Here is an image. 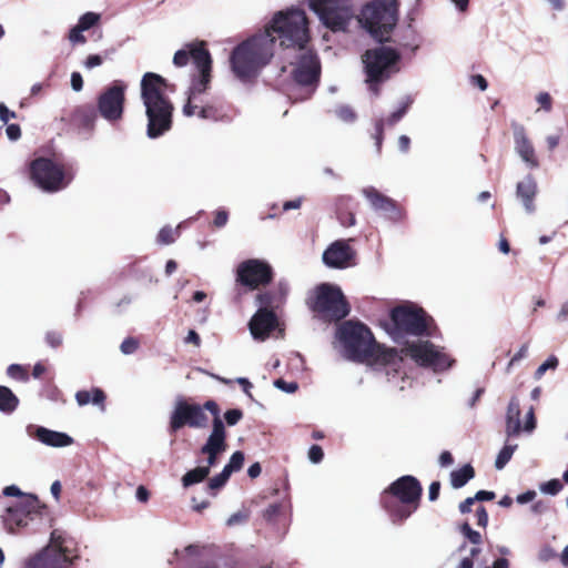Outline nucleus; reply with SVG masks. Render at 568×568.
Returning <instances> with one entry per match:
<instances>
[{"label": "nucleus", "instance_id": "nucleus-57", "mask_svg": "<svg viewBox=\"0 0 568 568\" xmlns=\"http://www.w3.org/2000/svg\"><path fill=\"white\" fill-rule=\"evenodd\" d=\"M274 385L282 389V390H285L287 393H294L298 386L296 383H287L286 381H284L283 378H278L274 382Z\"/></svg>", "mask_w": 568, "mask_h": 568}, {"label": "nucleus", "instance_id": "nucleus-45", "mask_svg": "<svg viewBox=\"0 0 568 568\" xmlns=\"http://www.w3.org/2000/svg\"><path fill=\"white\" fill-rule=\"evenodd\" d=\"M562 487L564 485L559 479H551L544 483L540 486V489L545 494L557 495L562 489Z\"/></svg>", "mask_w": 568, "mask_h": 568}, {"label": "nucleus", "instance_id": "nucleus-21", "mask_svg": "<svg viewBox=\"0 0 568 568\" xmlns=\"http://www.w3.org/2000/svg\"><path fill=\"white\" fill-rule=\"evenodd\" d=\"M97 109L92 104H82L65 111L61 122L79 132H92L97 121Z\"/></svg>", "mask_w": 568, "mask_h": 568}, {"label": "nucleus", "instance_id": "nucleus-55", "mask_svg": "<svg viewBox=\"0 0 568 568\" xmlns=\"http://www.w3.org/2000/svg\"><path fill=\"white\" fill-rule=\"evenodd\" d=\"M537 102L546 111H550L552 108V99H551L550 94L547 92L539 93L537 95Z\"/></svg>", "mask_w": 568, "mask_h": 568}, {"label": "nucleus", "instance_id": "nucleus-33", "mask_svg": "<svg viewBox=\"0 0 568 568\" xmlns=\"http://www.w3.org/2000/svg\"><path fill=\"white\" fill-rule=\"evenodd\" d=\"M352 201L351 197H342L337 202L336 214L337 219L343 226L349 227L355 225V214L347 210L348 203Z\"/></svg>", "mask_w": 568, "mask_h": 568}, {"label": "nucleus", "instance_id": "nucleus-24", "mask_svg": "<svg viewBox=\"0 0 568 568\" xmlns=\"http://www.w3.org/2000/svg\"><path fill=\"white\" fill-rule=\"evenodd\" d=\"M277 326V316L272 308L260 307L252 316L248 327L255 339L264 341Z\"/></svg>", "mask_w": 568, "mask_h": 568}, {"label": "nucleus", "instance_id": "nucleus-34", "mask_svg": "<svg viewBox=\"0 0 568 568\" xmlns=\"http://www.w3.org/2000/svg\"><path fill=\"white\" fill-rule=\"evenodd\" d=\"M210 474L209 467H195L194 469H191L186 471L182 477V485L183 487H190L194 484H199L203 481Z\"/></svg>", "mask_w": 568, "mask_h": 568}, {"label": "nucleus", "instance_id": "nucleus-56", "mask_svg": "<svg viewBox=\"0 0 568 568\" xmlns=\"http://www.w3.org/2000/svg\"><path fill=\"white\" fill-rule=\"evenodd\" d=\"M247 519H248V516H247L246 513L237 511V513L233 514L232 516H230V518L227 519L226 524H227V526H234V525H237V524H243Z\"/></svg>", "mask_w": 568, "mask_h": 568}, {"label": "nucleus", "instance_id": "nucleus-61", "mask_svg": "<svg viewBox=\"0 0 568 568\" xmlns=\"http://www.w3.org/2000/svg\"><path fill=\"white\" fill-rule=\"evenodd\" d=\"M440 481L438 480H435L433 481L430 485H429V488H428V498L430 501H435L437 500L438 496H439V491H440Z\"/></svg>", "mask_w": 568, "mask_h": 568}, {"label": "nucleus", "instance_id": "nucleus-44", "mask_svg": "<svg viewBox=\"0 0 568 568\" xmlns=\"http://www.w3.org/2000/svg\"><path fill=\"white\" fill-rule=\"evenodd\" d=\"M335 114L344 122H353L356 119V113L351 106L347 105H341L336 108Z\"/></svg>", "mask_w": 568, "mask_h": 568}, {"label": "nucleus", "instance_id": "nucleus-1", "mask_svg": "<svg viewBox=\"0 0 568 568\" xmlns=\"http://www.w3.org/2000/svg\"><path fill=\"white\" fill-rule=\"evenodd\" d=\"M190 60H192L199 74L192 80L187 101L183 105V114L185 116L197 115L203 120L222 121L226 114L221 104L206 103L200 105L196 103L197 97L209 89L212 78V57L206 48L205 41L195 40L186 43L184 48L178 50L173 57V63L178 68L185 67Z\"/></svg>", "mask_w": 568, "mask_h": 568}, {"label": "nucleus", "instance_id": "nucleus-8", "mask_svg": "<svg viewBox=\"0 0 568 568\" xmlns=\"http://www.w3.org/2000/svg\"><path fill=\"white\" fill-rule=\"evenodd\" d=\"M307 305L314 317L325 323H337L351 312L349 303L342 290L329 283L317 285L313 295L307 298Z\"/></svg>", "mask_w": 568, "mask_h": 568}, {"label": "nucleus", "instance_id": "nucleus-16", "mask_svg": "<svg viewBox=\"0 0 568 568\" xmlns=\"http://www.w3.org/2000/svg\"><path fill=\"white\" fill-rule=\"evenodd\" d=\"M416 364L422 367L432 368L434 372L448 369L454 359L429 341L407 343L403 349Z\"/></svg>", "mask_w": 568, "mask_h": 568}, {"label": "nucleus", "instance_id": "nucleus-50", "mask_svg": "<svg viewBox=\"0 0 568 568\" xmlns=\"http://www.w3.org/2000/svg\"><path fill=\"white\" fill-rule=\"evenodd\" d=\"M374 139L376 142L377 151L381 152L382 143H383V139H384V120L383 119H379L375 123Z\"/></svg>", "mask_w": 568, "mask_h": 568}, {"label": "nucleus", "instance_id": "nucleus-37", "mask_svg": "<svg viewBox=\"0 0 568 568\" xmlns=\"http://www.w3.org/2000/svg\"><path fill=\"white\" fill-rule=\"evenodd\" d=\"M244 464V453L236 450L232 454L229 463L224 466V469L232 475L234 471H239Z\"/></svg>", "mask_w": 568, "mask_h": 568}, {"label": "nucleus", "instance_id": "nucleus-41", "mask_svg": "<svg viewBox=\"0 0 568 568\" xmlns=\"http://www.w3.org/2000/svg\"><path fill=\"white\" fill-rule=\"evenodd\" d=\"M100 20V14L94 12H87L83 16L80 17L78 27L82 29L83 31L89 30L90 28L94 27Z\"/></svg>", "mask_w": 568, "mask_h": 568}, {"label": "nucleus", "instance_id": "nucleus-26", "mask_svg": "<svg viewBox=\"0 0 568 568\" xmlns=\"http://www.w3.org/2000/svg\"><path fill=\"white\" fill-rule=\"evenodd\" d=\"M515 138V149L521 160L527 164L530 169L539 168L540 163L536 155L535 148L531 141L528 139L526 134V130L523 125H517L514 131Z\"/></svg>", "mask_w": 568, "mask_h": 568}, {"label": "nucleus", "instance_id": "nucleus-13", "mask_svg": "<svg viewBox=\"0 0 568 568\" xmlns=\"http://www.w3.org/2000/svg\"><path fill=\"white\" fill-rule=\"evenodd\" d=\"M45 511L47 506L36 495H26L6 509L2 521L8 532L17 534Z\"/></svg>", "mask_w": 568, "mask_h": 568}, {"label": "nucleus", "instance_id": "nucleus-52", "mask_svg": "<svg viewBox=\"0 0 568 568\" xmlns=\"http://www.w3.org/2000/svg\"><path fill=\"white\" fill-rule=\"evenodd\" d=\"M82 32L83 30L75 26L70 30L68 38L73 44L85 43L87 38L82 34Z\"/></svg>", "mask_w": 568, "mask_h": 568}, {"label": "nucleus", "instance_id": "nucleus-14", "mask_svg": "<svg viewBox=\"0 0 568 568\" xmlns=\"http://www.w3.org/2000/svg\"><path fill=\"white\" fill-rule=\"evenodd\" d=\"M308 7L333 32L345 31L354 17V10L348 0H310Z\"/></svg>", "mask_w": 568, "mask_h": 568}, {"label": "nucleus", "instance_id": "nucleus-20", "mask_svg": "<svg viewBox=\"0 0 568 568\" xmlns=\"http://www.w3.org/2000/svg\"><path fill=\"white\" fill-rule=\"evenodd\" d=\"M536 428L535 410L531 406L526 414L525 423L520 422V403L518 397L513 396L508 403L506 413V434L508 437H515L521 430L532 432Z\"/></svg>", "mask_w": 568, "mask_h": 568}, {"label": "nucleus", "instance_id": "nucleus-27", "mask_svg": "<svg viewBox=\"0 0 568 568\" xmlns=\"http://www.w3.org/2000/svg\"><path fill=\"white\" fill-rule=\"evenodd\" d=\"M32 427H28L29 435L41 442L42 444L51 447H65L73 443V438L65 433L51 430L49 428L38 426L34 432Z\"/></svg>", "mask_w": 568, "mask_h": 568}, {"label": "nucleus", "instance_id": "nucleus-64", "mask_svg": "<svg viewBox=\"0 0 568 568\" xmlns=\"http://www.w3.org/2000/svg\"><path fill=\"white\" fill-rule=\"evenodd\" d=\"M71 87L74 91L79 92L83 88V79L79 72H72L71 74Z\"/></svg>", "mask_w": 568, "mask_h": 568}, {"label": "nucleus", "instance_id": "nucleus-3", "mask_svg": "<svg viewBox=\"0 0 568 568\" xmlns=\"http://www.w3.org/2000/svg\"><path fill=\"white\" fill-rule=\"evenodd\" d=\"M274 55V40L257 33L237 44L230 57L231 70L242 82H251Z\"/></svg>", "mask_w": 568, "mask_h": 568}, {"label": "nucleus", "instance_id": "nucleus-25", "mask_svg": "<svg viewBox=\"0 0 568 568\" xmlns=\"http://www.w3.org/2000/svg\"><path fill=\"white\" fill-rule=\"evenodd\" d=\"M226 437L227 434L222 433L216 426L215 432H211L206 443L201 447V454L206 455L207 465L205 467H209V470L217 464L219 456L226 450Z\"/></svg>", "mask_w": 568, "mask_h": 568}, {"label": "nucleus", "instance_id": "nucleus-39", "mask_svg": "<svg viewBox=\"0 0 568 568\" xmlns=\"http://www.w3.org/2000/svg\"><path fill=\"white\" fill-rule=\"evenodd\" d=\"M412 100L410 99H407L402 105L399 109H397L396 111H394L387 119L386 121H384V124L386 123L388 126H393L395 125L398 121L402 120V118L406 114V112L408 111L410 104H412Z\"/></svg>", "mask_w": 568, "mask_h": 568}, {"label": "nucleus", "instance_id": "nucleus-40", "mask_svg": "<svg viewBox=\"0 0 568 568\" xmlns=\"http://www.w3.org/2000/svg\"><path fill=\"white\" fill-rule=\"evenodd\" d=\"M7 374L9 377L21 381V382H28L29 381V374L24 366L19 364H11L7 368Z\"/></svg>", "mask_w": 568, "mask_h": 568}, {"label": "nucleus", "instance_id": "nucleus-9", "mask_svg": "<svg viewBox=\"0 0 568 568\" xmlns=\"http://www.w3.org/2000/svg\"><path fill=\"white\" fill-rule=\"evenodd\" d=\"M335 336L347 359L365 363L367 356L372 354L375 337L371 328L359 321L347 320L342 322L337 326Z\"/></svg>", "mask_w": 568, "mask_h": 568}, {"label": "nucleus", "instance_id": "nucleus-54", "mask_svg": "<svg viewBox=\"0 0 568 568\" xmlns=\"http://www.w3.org/2000/svg\"><path fill=\"white\" fill-rule=\"evenodd\" d=\"M324 452L320 445H312L308 449V458L312 463L317 464L322 462Z\"/></svg>", "mask_w": 568, "mask_h": 568}, {"label": "nucleus", "instance_id": "nucleus-11", "mask_svg": "<svg viewBox=\"0 0 568 568\" xmlns=\"http://www.w3.org/2000/svg\"><path fill=\"white\" fill-rule=\"evenodd\" d=\"M30 180L44 192L54 193L64 189L71 181L65 165L49 158H37L29 163Z\"/></svg>", "mask_w": 568, "mask_h": 568}, {"label": "nucleus", "instance_id": "nucleus-60", "mask_svg": "<svg viewBox=\"0 0 568 568\" xmlns=\"http://www.w3.org/2000/svg\"><path fill=\"white\" fill-rule=\"evenodd\" d=\"M6 132L11 141H16L21 136V129L19 124H9Z\"/></svg>", "mask_w": 568, "mask_h": 568}, {"label": "nucleus", "instance_id": "nucleus-36", "mask_svg": "<svg viewBox=\"0 0 568 568\" xmlns=\"http://www.w3.org/2000/svg\"><path fill=\"white\" fill-rule=\"evenodd\" d=\"M180 227L172 229L171 226L166 225L163 226L156 237L158 243L163 245H169L175 242V240L180 236Z\"/></svg>", "mask_w": 568, "mask_h": 568}, {"label": "nucleus", "instance_id": "nucleus-28", "mask_svg": "<svg viewBox=\"0 0 568 568\" xmlns=\"http://www.w3.org/2000/svg\"><path fill=\"white\" fill-rule=\"evenodd\" d=\"M538 193V186L535 178L528 174L523 181L517 183L516 195L524 204L528 213L535 211V199Z\"/></svg>", "mask_w": 568, "mask_h": 568}, {"label": "nucleus", "instance_id": "nucleus-32", "mask_svg": "<svg viewBox=\"0 0 568 568\" xmlns=\"http://www.w3.org/2000/svg\"><path fill=\"white\" fill-rule=\"evenodd\" d=\"M105 398V393L101 388H93L92 395L89 390H79L75 394L77 403L80 406H84L92 402L93 404L100 405L103 408Z\"/></svg>", "mask_w": 568, "mask_h": 568}, {"label": "nucleus", "instance_id": "nucleus-38", "mask_svg": "<svg viewBox=\"0 0 568 568\" xmlns=\"http://www.w3.org/2000/svg\"><path fill=\"white\" fill-rule=\"evenodd\" d=\"M516 447V445H506L503 447V449L498 453L497 458L495 460V467L497 469H503L506 466V464L510 460Z\"/></svg>", "mask_w": 568, "mask_h": 568}, {"label": "nucleus", "instance_id": "nucleus-62", "mask_svg": "<svg viewBox=\"0 0 568 568\" xmlns=\"http://www.w3.org/2000/svg\"><path fill=\"white\" fill-rule=\"evenodd\" d=\"M496 495L494 491H490V490H478L475 496H474V499L476 501H489V500H493L495 499Z\"/></svg>", "mask_w": 568, "mask_h": 568}, {"label": "nucleus", "instance_id": "nucleus-6", "mask_svg": "<svg viewBox=\"0 0 568 568\" xmlns=\"http://www.w3.org/2000/svg\"><path fill=\"white\" fill-rule=\"evenodd\" d=\"M78 542L61 529H53L49 544L26 558L21 568H73L79 559Z\"/></svg>", "mask_w": 568, "mask_h": 568}, {"label": "nucleus", "instance_id": "nucleus-30", "mask_svg": "<svg viewBox=\"0 0 568 568\" xmlns=\"http://www.w3.org/2000/svg\"><path fill=\"white\" fill-rule=\"evenodd\" d=\"M475 475L474 467L470 464H466L462 468L450 473V484L456 489L462 488L473 479Z\"/></svg>", "mask_w": 568, "mask_h": 568}, {"label": "nucleus", "instance_id": "nucleus-59", "mask_svg": "<svg viewBox=\"0 0 568 568\" xmlns=\"http://www.w3.org/2000/svg\"><path fill=\"white\" fill-rule=\"evenodd\" d=\"M470 83L474 87H478L479 90L485 91L488 87L487 80L481 74H474L470 77Z\"/></svg>", "mask_w": 568, "mask_h": 568}, {"label": "nucleus", "instance_id": "nucleus-18", "mask_svg": "<svg viewBox=\"0 0 568 568\" xmlns=\"http://www.w3.org/2000/svg\"><path fill=\"white\" fill-rule=\"evenodd\" d=\"M126 84L120 80L106 87L98 98L97 109L109 122L120 121L124 112Z\"/></svg>", "mask_w": 568, "mask_h": 568}, {"label": "nucleus", "instance_id": "nucleus-63", "mask_svg": "<svg viewBox=\"0 0 568 568\" xmlns=\"http://www.w3.org/2000/svg\"><path fill=\"white\" fill-rule=\"evenodd\" d=\"M3 495L7 497H19V499H22V496H26L27 494H23L19 487L11 485L3 488Z\"/></svg>", "mask_w": 568, "mask_h": 568}, {"label": "nucleus", "instance_id": "nucleus-35", "mask_svg": "<svg viewBox=\"0 0 568 568\" xmlns=\"http://www.w3.org/2000/svg\"><path fill=\"white\" fill-rule=\"evenodd\" d=\"M201 407L204 410H209L213 415L212 422V432H215V427L217 426L222 433H226L223 420L220 417V407L215 400H206Z\"/></svg>", "mask_w": 568, "mask_h": 568}, {"label": "nucleus", "instance_id": "nucleus-46", "mask_svg": "<svg viewBox=\"0 0 568 568\" xmlns=\"http://www.w3.org/2000/svg\"><path fill=\"white\" fill-rule=\"evenodd\" d=\"M45 342L52 348H58L63 343V335L58 331H49L45 334Z\"/></svg>", "mask_w": 568, "mask_h": 568}, {"label": "nucleus", "instance_id": "nucleus-29", "mask_svg": "<svg viewBox=\"0 0 568 568\" xmlns=\"http://www.w3.org/2000/svg\"><path fill=\"white\" fill-rule=\"evenodd\" d=\"M399 359L400 358L398 357L397 351L395 348H387L375 341L372 354L367 356L365 363H374L386 366L396 364Z\"/></svg>", "mask_w": 568, "mask_h": 568}, {"label": "nucleus", "instance_id": "nucleus-17", "mask_svg": "<svg viewBox=\"0 0 568 568\" xmlns=\"http://www.w3.org/2000/svg\"><path fill=\"white\" fill-rule=\"evenodd\" d=\"M207 424L209 417L200 404L179 399L170 416L169 432L175 434L185 426L190 428H205Z\"/></svg>", "mask_w": 568, "mask_h": 568}, {"label": "nucleus", "instance_id": "nucleus-5", "mask_svg": "<svg viewBox=\"0 0 568 568\" xmlns=\"http://www.w3.org/2000/svg\"><path fill=\"white\" fill-rule=\"evenodd\" d=\"M423 487L412 475L394 480L381 494L379 503L393 523H403L419 507Z\"/></svg>", "mask_w": 568, "mask_h": 568}, {"label": "nucleus", "instance_id": "nucleus-51", "mask_svg": "<svg viewBox=\"0 0 568 568\" xmlns=\"http://www.w3.org/2000/svg\"><path fill=\"white\" fill-rule=\"evenodd\" d=\"M475 516L477 526L485 529L488 526V513L486 508L484 506H478Z\"/></svg>", "mask_w": 568, "mask_h": 568}, {"label": "nucleus", "instance_id": "nucleus-49", "mask_svg": "<svg viewBox=\"0 0 568 568\" xmlns=\"http://www.w3.org/2000/svg\"><path fill=\"white\" fill-rule=\"evenodd\" d=\"M275 295L272 292H263L256 295V302L261 307L272 308Z\"/></svg>", "mask_w": 568, "mask_h": 568}, {"label": "nucleus", "instance_id": "nucleus-22", "mask_svg": "<svg viewBox=\"0 0 568 568\" xmlns=\"http://www.w3.org/2000/svg\"><path fill=\"white\" fill-rule=\"evenodd\" d=\"M356 252L345 241H335L323 253L324 263L334 268H346L355 265Z\"/></svg>", "mask_w": 568, "mask_h": 568}, {"label": "nucleus", "instance_id": "nucleus-58", "mask_svg": "<svg viewBox=\"0 0 568 568\" xmlns=\"http://www.w3.org/2000/svg\"><path fill=\"white\" fill-rule=\"evenodd\" d=\"M227 220H229V213L224 210H219L215 212L213 224L216 227H223L227 223Z\"/></svg>", "mask_w": 568, "mask_h": 568}, {"label": "nucleus", "instance_id": "nucleus-12", "mask_svg": "<svg viewBox=\"0 0 568 568\" xmlns=\"http://www.w3.org/2000/svg\"><path fill=\"white\" fill-rule=\"evenodd\" d=\"M399 60L400 53L392 47L379 45L366 50L362 55L366 82L372 85L389 79L398 70Z\"/></svg>", "mask_w": 568, "mask_h": 568}, {"label": "nucleus", "instance_id": "nucleus-15", "mask_svg": "<svg viewBox=\"0 0 568 568\" xmlns=\"http://www.w3.org/2000/svg\"><path fill=\"white\" fill-rule=\"evenodd\" d=\"M274 280L271 264L260 258H248L241 262L235 272V282L244 293L260 290L270 285Z\"/></svg>", "mask_w": 568, "mask_h": 568}, {"label": "nucleus", "instance_id": "nucleus-31", "mask_svg": "<svg viewBox=\"0 0 568 568\" xmlns=\"http://www.w3.org/2000/svg\"><path fill=\"white\" fill-rule=\"evenodd\" d=\"M19 403V398L9 387L0 385V412L11 414L18 408Z\"/></svg>", "mask_w": 568, "mask_h": 568}, {"label": "nucleus", "instance_id": "nucleus-2", "mask_svg": "<svg viewBox=\"0 0 568 568\" xmlns=\"http://www.w3.org/2000/svg\"><path fill=\"white\" fill-rule=\"evenodd\" d=\"M141 99L148 118L146 134L158 139L172 129L174 105L166 95L170 85L162 75L146 72L141 79ZM173 90V85L171 87Z\"/></svg>", "mask_w": 568, "mask_h": 568}, {"label": "nucleus", "instance_id": "nucleus-4", "mask_svg": "<svg viewBox=\"0 0 568 568\" xmlns=\"http://www.w3.org/2000/svg\"><path fill=\"white\" fill-rule=\"evenodd\" d=\"M262 33L278 42L282 49L306 50L311 40L310 21L304 10L291 8L274 14Z\"/></svg>", "mask_w": 568, "mask_h": 568}, {"label": "nucleus", "instance_id": "nucleus-42", "mask_svg": "<svg viewBox=\"0 0 568 568\" xmlns=\"http://www.w3.org/2000/svg\"><path fill=\"white\" fill-rule=\"evenodd\" d=\"M283 509L282 504L274 503L268 505L263 511V518L267 523H275Z\"/></svg>", "mask_w": 568, "mask_h": 568}, {"label": "nucleus", "instance_id": "nucleus-48", "mask_svg": "<svg viewBox=\"0 0 568 568\" xmlns=\"http://www.w3.org/2000/svg\"><path fill=\"white\" fill-rule=\"evenodd\" d=\"M139 348V341L134 337H126L120 346L123 354H133Z\"/></svg>", "mask_w": 568, "mask_h": 568}, {"label": "nucleus", "instance_id": "nucleus-43", "mask_svg": "<svg viewBox=\"0 0 568 568\" xmlns=\"http://www.w3.org/2000/svg\"><path fill=\"white\" fill-rule=\"evenodd\" d=\"M230 476L231 475L223 468V470L220 474L215 475L209 480L207 488L210 490L220 489L227 483Z\"/></svg>", "mask_w": 568, "mask_h": 568}, {"label": "nucleus", "instance_id": "nucleus-19", "mask_svg": "<svg viewBox=\"0 0 568 568\" xmlns=\"http://www.w3.org/2000/svg\"><path fill=\"white\" fill-rule=\"evenodd\" d=\"M296 67L292 72L294 81L300 85H313L320 81L321 62L315 50H301Z\"/></svg>", "mask_w": 568, "mask_h": 568}, {"label": "nucleus", "instance_id": "nucleus-7", "mask_svg": "<svg viewBox=\"0 0 568 568\" xmlns=\"http://www.w3.org/2000/svg\"><path fill=\"white\" fill-rule=\"evenodd\" d=\"M392 328L389 334L395 342L406 336H432L434 320L422 307L404 304L390 311Z\"/></svg>", "mask_w": 568, "mask_h": 568}, {"label": "nucleus", "instance_id": "nucleus-10", "mask_svg": "<svg viewBox=\"0 0 568 568\" xmlns=\"http://www.w3.org/2000/svg\"><path fill=\"white\" fill-rule=\"evenodd\" d=\"M397 20V0H375L367 3L359 18L365 29L379 42L388 41Z\"/></svg>", "mask_w": 568, "mask_h": 568}, {"label": "nucleus", "instance_id": "nucleus-53", "mask_svg": "<svg viewBox=\"0 0 568 568\" xmlns=\"http://www.w3.org/2000/svg\"><path fill=\"white\" fill-rule=\"evenodd\" d=\"M558 365V359L556 357L548 358L545 363H542L537 369H536V377L540 378L548 368H556Z\"/></svg>", "mask_w": 568, "mask_h": 568}, {"label": "nucleus", "instance_id": "nucleus-23", "mask_svg": "<svg viewBox=\"0 0 568 568\" xmlns=\"http://www.w3.org/2000/svg\"><path fill=\"white\" fill-rule=\"evenodd\" d=\"M363 194L369 201L371 205L385 214V216L394 222H398L404 217L403 207L393 199L384 195L373 186L363 190Z\"/></svg>", "mask_w": 568, "mask_h": 568}, {"label": "nucleus", "instance_id": "nucleus-47", "mask_svg": "<svg viewBox=\"0 0 568 568\" xmlns=\"http://www.w3.org/2000/svg\"><path fill=\"white\" fill-rule=\"evenodd\" d=\"M242 418L243 412L239 408L229 409L224 413V419L229 426L236 425Z\"/></svg>", "mask_w": 568, "mask_h": 568}]
</instances>
